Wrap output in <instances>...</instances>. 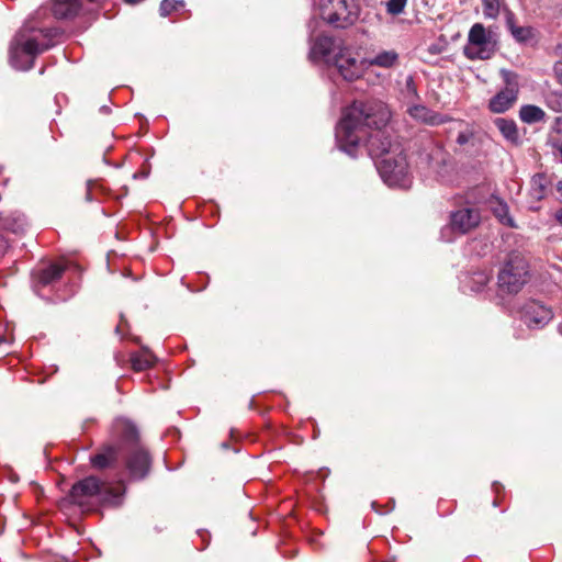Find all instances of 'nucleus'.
Masks as SVG:
<instances>
[{
    "mask_svg": "<svg viewBox=\"0 0 562 562\" xmlns=\"http://www.w3.org/2000/svg\"><path fill=\"white\" fill-rule=\"evenodd\" d=\"M390 117V110L381 102L355 101L344 110L336 125V144L352 158L366 146L383 182L391 188L408 189L412 176L404 149L384 130Z\"/></svg>",
    "mask_w": 562,
    "mask_h": 562,
    "instance_id": "1",
    "label": "nucleus"
},
{
    "mask_svg": "<svg viewBox=\"0 0 562 562\" xmlns=\"http://www.w3.org/2000/svg\"><path fill=\"white\" fill-rule=\"evenodd\" d=\"M124 456L132 480H143L148 475L151 459L148 451L138 443V431L135 425L128 419L117 418L111 427L109 441L90 457V462L97 470L114 469Z\"/></svg>",
    "mask_w": 562,
    "mask_h": 562,
    "instance_id": "2",
    "label": "nucleus"
},
{
    "mask_svg": "<svg viewBox=\"0 0 562 562\" xmlns=\"http://www.w3.org/2000/svg\"><path fill=\"white\" fill-rule=\"evenodd\" d=\"M319 25L321 21L315 18L311 19L307 24L310 60L335 66L339 75L347 81L360 78L363 74V61H359L341 40L325 33L317 34Z\"/></svg>",
    "mask_w": 562,
    "mask_h": 562,
    "instance_id": "3",
    "label": "nucleus"
},
{
    "mask_svg": "<svg viewBox=\"0 0 562 562\" xmlns=\"http://www.w3.org/2000/svg\"><path fill=\"white\" fill-rule=\"evenodd\" d=\"M57 34V29L37 27L33 20L26 21L11 41V66L18 70L31 69L36 56L54 45L53 40Z\"/></svg>",
    "mask_w": 562,
    "mask_h": 562,
    "instance_id": "4",
    "label": "nucleus"
},
{
    "mask_svg": "<svg viewBox=\"0 0 562 562\" xmlns=\"http://www.w3.org/2000/svg\"><path fill=\"white\" fill-rule=\"evenodd\" d=\"M125 488L111 486L101 482L97 476L90 475L74 484L69 497L82 510H91L92 504L98 502L102 505L116 507L123 503Z\"/></svg>",
    "mask_w": 562,
    "mask_h": 562,
    "instance_id": "5",
    "label": "nucleus"
},
{
    "mask_svg": "<svg viewBox=\"0 0 562 562\" xmlns=\"http://www.w3.org/2000/svg\"><path fill=\"white\" fill-rule=\"evenodd\" d=\"M318 9L322 20L337 29L352 25L360 14L357 0H321Z\"/></svg>",
    "mask_w": 562,
    "mask_h": 562,
    "instance_id": "6",
    "label": "nucleus"
},
{
    "mask_svg": "<svg viewBox=\"0 0 562 562\" xmlns=\"http://www.w3.org/2000/svg\"><path fill=\"white\" fill-rule=\"evenodd\" d=\"M527 260L520 254H510L498 272V290L506 294H516L527 283Z\"/></svg>",
    "mask_w": 562,
    "mask_h": 562,
    "instance_id": "7",
    "label": "nucleus"
},
{
    "mask_svg": "<svg viewBox=\"0 0 562 562\" xmlns=\"http://www.w3.org/2000/svg\"><path fill=\"white\" fill-rule=\"evenodd\" d=\"M496 44L491 35L486 33L481 23H475L469 32L468 44L464 47V54L470 59H488L493 56Z\"/></svg>",
    "mask_w": 562,
    "mask_h": 562,
    "instance_id": "8",
    "label": "nucleus"
},
{
    "mask_svg": "<svg viewBox=\"0 0 562 562\" xmlns=\"http://www.w3.org/2000/svg\"><path fill=\"white\" fill-rule=\"evenodd\" d=\"M104 0H53L52 12L58 20L74 19L80 13H90Z\"/></svg>",
    "mask_w": 562,
    "mask_h": 562,
    "instance_id": "9",
    "label": "nucleus"
},
{
    "mask_svg": "<svg viewBox=\"0 0 562 562\" xmlns=\"http://www.w3.org/2000/svg\"><path fill=\"white\" fill-rule=\"evenodd\" d=\"M521 322L530 329H541L553 318L552 310L537 300L527 301L520 308Z\"/></svg>",
    "mask_w": 562,
    "mask_h": 562,
    "instance_id": "10",
    "label": "nucleus"
},
{
    "mask_svg": "<svg viewBox=\"0 0 562 562\" xmlns=\"http://www.w3.org/2000/svg\"><path fill=\"white\" fill-rule=\"evenodd\" d=\"M480 222V211L473 205L468 204L450 213V228L461 235L477 227Z\"/></svg>",
    "mask_w": 562,
    "mask_h": 562,
    "instance_id": "11",
    "label": "nucleus"
},
{
    "mask_svg": "<svg viewBox=\"0 0 562 562\" xmlns=\"http://www.w3.org/2000/svg\"><path fill=\"white\" fill-rule=\"evenodd\" d=\"M448 157L449 155L445 148L435 142H429L419 155L420 161L425 162L432 171L437 173H440L441 168L448 160Z\"/></svg>",
    "mask_w": 562,
    "mask_h": 562,
    "instance_id": "12",
    "label": "nucleus"
},
{
    "mask_svg": "<svg viewBox=\"0 0 562 562\" xmlns=\"http://www.w3.org/2000/svg\"><path fill=\"white\" fill-rule=\"evenodd\" d=\"M407 112L414 120L430 126L441 125L451 121V117L448 115L432 111L423 104L411 105L408 106Z\"/></svg>",
    "mask_w": 562,
    "mask_h": 562,
    "instance_id": "13",
    "label": "nucleus"
},
{
    "mask_svg": "<svg viewBox=\"0 0 562 562\" xmlns=\"http://www.w3.org/2000/svg\"><path fill=\"white\" fill-rule=\"evenodd\" d=\"M518 92L513 90L498 91L488 102V109L493 113H504L508 111L517 101Z\"/></svg>",
    "mask_w": 562,
    "mask_h": 562,
    "instance_id": "14",
    "label": "nucleus"
},
{
    "mask_svg": "<svg viewBox=\"0 0 562 562\" xmlns=\"http://www.w3.org/2000/svg\"><path fill=\"white\" fill-rule=\"evenodd\" d=\"M494 125L497 127L502 136L512 145L520 144V135L518 132L517 124L514 120L505 119V117H496L494 120Z\"/></svg>",
    "mask_w": 562,
    "mask_h": 562,
    "instance_id": "15",
    "label": "nucleus"
},
{
    "mask_svg": "<svg viewBox=\"0 0 562 562\" xmlns=\"http://www.w3.org/2000/svg\"><path fill=\"white\" fill-rule=\"evenodd\" d=\"M548 179L543 173L535 175L530 180L529 198L533 202H540L547 195Z\"/></svg>",
    "mask_w": 562,
    "mask_h": 562,
    "instance_id": "16",
    "label": "nucleus"
},
{
    "mask_svg": "<svg viewBox=\"0 0 562 562\" xmlns=\"http://www.w3.org/2000/svg\"><path fill=\"white\" fill-rule=\"evenodd\" d=\"M490 274L485 271H475L470 276H467L462 281L463 289H469L472 292H481L485 285L490 282Z\"/></svg>",
    "mask_w": 562,
    "mask_h": 562,
    "instance_id": "17",
    "label": "nucleus"
},
{
    "mask_svg": "<svg viewBox=\"0 0 562 562\" xmlns=\"http://www.w3.org/2000/svg\"><path fill=\"white\" fill-rule=\"evenodd\" d=\"M65 268L58 263H52L48 267L42 269L37 274L38 283L42 285H49L63 276Z\"/></svg>",
    "mask_w": 562,
    "mask_h": 562,
    "instance_id": "18",
    "label": "nucleus"
},
{
    "mask_svg": "<svg viewBox=\"0 0 562 562\" xmlns=\"http://www.w3.org/2000/svg\"><path fill=\"white\" fill-rule=\"evenodd\" d=\"M544 117V111L538 105L525 104L519 110V119L527 124L541 122Z\"/></svg>",
    "mask_w": 562,
    "mask_h": 562,
    "instance_id": "19",
    "label": "nucleus"
},
{
    "mask_svg": "<svg viewBox=\"0 0 562 562\" xmlns=\"http://www.w3.org/2000/svg\"><path fill=\"white\" fill-rule=\"evenodd\" d=\"M397 58L398 55L394 50L380 52L371 59H363V68L366 67L367 64L390 68L395 65Z\"/></svg>",
    "mask_w": 562,
    "mask_h": 562,
    "instance_id": "20",
    "label": "nucleus"
},
{
    "mask_svg": "<svg viewBox=\"0 0 562 562\" xmlns=\"http://www.w3.org/2000/svg\"><path fill=\"white\" fill-rule=\"evenodd\" d=\"M132 368L135 371H144L153 366V356L145 351L143 353H133L131 356Z\"/></svg>",
    "mask_w": 562,
    "mask_h": 562,
    "instance_id": "21",
    "label": "nucleus"
},
{
    "mask_svg": "<svg viewBox=\"0 0 562 562\" xmlns=\"http://www.w3.org/2000/svg\"><path fill=\"white\" fill-rule=\"evenodd\" d=\"M546 105L554 112H562V91H548L544 94Z\"/></svg>",
    "mask_w": 562,
    "mask_h": 562,
    "instance_id": "22",
    "label": "nucleus"
},
{
    "mask_svg": "<svg viewBox=\"0 0 562 562\" xmlns=\"http://www.w3.org/2000/svg\"><path fill=\"white\" fill-rule=\"evenodd\" d=\"M501 75L505 82V88H503L504 90H513L514 92H519L517 74L507 69H502Z\"/></svg>",
    "mask_w": 562,
    "mask_h": 562,
    "instance_id": "23",
    "label": "nucleus"
},
{
    "mask_svg": "<svg viewBox=\"0 0 562 562\" xmlns=\"http://www.w3.org/2000/svg\"><path fill=\"white\" fill-rule=\"evenodd\" d=\"M483 14L487 19H496L501 10V0H482Z\"/></svg>",
    "mask_w": 562,
    "mask_h": 562,
    "instance_id": "24",
    "label": "nucleus"
},
{
    "mask_svg": "<svg viewBox=\"0 0 562 562\" xmlns=\"http://www.w3.org/2000/svg\"><path fill=\"white\" fill-rule=\"evenodd\" d=\"M183 7L184 2L182 0H162L159 7V13L161 16H168L171 12Z\"/></svg>",
    "mask_w": 562,
    "mask_h": 562,
    "instance_id": "25",
    "label": "nucleus"
},
{
    "mask_svg": "<svg viewBox=\"0 0 562 562\" xmlns=\"http://www.w3.org/2000/svg\"><path fill=\"white\" fill-rule=\"evenodd\" d=\"M512 35L517 40L518 42H527L532 36V30L531 27L527 26H516L512 25Z\"/></svg>",
    "mask_w": 562,
    "mask_h": 562,
    "instance_id": "26",
    "label": "nucleus"
},
{
    "mask_svg": "<svg viewBox=\"0 0 562 562\" xmlns=\"http://www.w3.org/2000/svg\"><path fill=\"white\" fill-rule=\"evenodd\" d=\"M473 138H474V130L470 125H467V127L464 130L459 132L456 142L460 146H464V145H469V144L473 145Z\"/></svg>",
    "mask_w": 562,
    "mask_h": 562,
    "instance_id": "27",
    "label": "nucleus"
},
{
    "mask_svg": "<svg viewBox=\"0 0 562 562\" xmlns=\"http://www.w3.org/2000/svg\"><path fill=\"white\" fill-rule=\"evenodd\" d=\"M407 0H389L386 2V12L392 15L401 14L405 7Z\"/></svg>",
    "mask_w": 562,
    "mask_h": 562,
    "instance_id": "28",
    "label": "nucleus"
},
{
    "mask_svg": "<svg viewBox=\"0 0 562 562\" xmlns=\"http://www.w3.org/2000/svg\"><path fill=\"white\" fill-rule=\"evenodd\" d=\"M495 213L503 224H506L509 227H516L514 220L508 215L506 205H502Z\"/></svg>",
    "mask_w": 562,
    "mask_h": 562,
    "instance_id": "29",
    "label": "nucleus"
},
{
    "mask_svg": "<svg viewBox=\"0 0 562 562\" xmlns=\"http://www.w3.org/2000/svg\"><path fill=\"white\" fill-rule=\"evenodd\" d=\"M406 92H407V97L408 98L409 97H412L414 99H418L419 98L413 77H408L406 79Z\"/></svg>",
    "mask_w": 562,
    "mask_h": 562,
    "instance_id": "30",
    "label": "nucleus"
},
{
    "mask_svg": "<svg viewBox=\"0 0 562 562\" xmlns=\"http://www.w3.org/2000/svg\"><path fill=\"white\" fill-rule=\"evenodd\" d=\"M554 75L560 85H562V61H557L553 67Z\"/></svg>",
    "mask_w": 562,
    "mask_h": 562,
    "instance_id": "31",
    "label": "nucleus"
},
{
    "mask_svg": "<svg viewBox=\"0 0 562 562\" xmlns=\"http://www.w3.org/2000/svg\"><path fill=\"white\" fill-rule=\"evenodd\" d=\"M8 243L7 240L0 235V256H3L7 251Z\"/></svg>",
    "mask_w": 562,
    "mask_h": 562,
    "instance_id": "32",
    "label": "nucleus"
},
{
    "mask_svg": "<svg viewBox=\"0 0 562 562\" xmlns=\"http://www.w3.org/2000/svg\"><path fill=\"white\" fill-rule=\"evenodd\" d=\"M506 24H507L509 31H512V25H515L514 14L512 12H507V14H506Z\"/></svg>",
    "mask_w": 562,
    "mask_h": 562,
    "instance_id": "33",
    "label": "nucleus"
},
{
    "mask_svg": "<svg viewBox=\"0 0 562 562\" xmlns=\"http://www.w3.org/2000/svg\"><path fill=\"white\" fill-rule=\"evenodd\" d=\"M92 186H93V182L92 181H88V183H87L88 190H87V194H86L87 201H92V196H91V188H92Z\"/></svg>",
    "mask_w": 562,
    "mask_h": 562,
    "instance_id": "34",
    "label": "nucleus"
},
{
    "mask_svg": "<svg viewBox=\"0 0 562 562\" xmlns=\"http://www.w3.org/2000/svg\"><path fill=\"white\" fill-rule=\"evenodd\" d=\"M24 228V222L23 221H19L18 224H16V227H11V229L14 232V233H20L22 232Z\"/></svg>",
    "mask_w": 562,
    "mask_h": 562,
    "instance_id": "35",
    "label": "nucleus"
},
{
    "mask_svg": "<svg viewBox=\"0 0 562 562\" xmlns=\"http://www.w3.org/2000/svg\"><path fill=\"white\" fill-rule=\"evenodd\" d=\"M555 221L562 225V206L554 214Z\"/></svg>",
    "mask_w": 562,
    "mask_h": 562,
    "instance_id": "36",
    "label": "nucleus"
},
{
    "mask_svg": "<svg viewBox=\"0 0 562 562\" xmlns=\"http://www.w3.org/2000/svg\"><path fill=\"white\" fill-rule=\"evenodd\" d=\"M557 131L562 133V116L557 117L555 120Z\"/></svg>",
    "mask_w": 562,
    "mask_h": 562,
    "instance_id": "37",
    "label": "nucleus"
},
{
    "mask_svg": "<svg viewBox=\"0 0 562 562\" xmlns=\"http://www.w3.org/2000/svg\"><path fill=\"white\" fill-rule=\"evenodd\" d=\"M557 191L562 195V180L557 183Z\"/></svg>",
    "mask_w": 562,
    "mask_h": 562,
    "instance_id": "38",
    "label": "nucleus"
},
{
    "mask_svg": "<svg viewBox=\"0 0 562 562\" xmlns=\"http://www.w3.org/2000/svg\"><path fill=\"white\" fill-rule=\"evenodd\" d=\"M501 487V484L498 482L493 483V490L495 493H498V488Z\"/></svg>",
    "mask_w": 562,
    "mask_h": 562,
    "instance_id": "39",
    "label": "nucleus"
},
{
    "mask_svg": "<svg viewBox=\"0 0 562 562\" xmlns=\"http://www.w3.org/2000/svg\"><path fill=\"white\" fill-rule=\"evenodd\" d=\"M100 111L103 112V113H109L110 109H109V106L103 105V106L100 108Z\"/></svg>",
    "mask_w": 562,
    "mask_h": 562,
    "instance_id": "40",
    "label": "nucleus"
},
{
    "mask_svg": "<svg viewBox=\"0 0 562 562\" xmlns=\"http://www.w3.org/2000/svg\"><path fill=\"white\" fill-rule=\"evenodd\" d=\"M558 151H559V155H560L561 161H562V143L558 146Z\"/></svg>",
    "mask_w": 562,
    "mask_h": 562,
    "instance_id": "41",
    "label": "nucleus"
},
{
    "mask_svg": "<svg viewBox=\"0 0 562 562\" xmlns=\"http://www.w3.org/2000/svg\"><path fill=\"white\" fill-rule=\"evenodd\" d=\"M530 209L533 210V211H538L539 206H530Z\"/></svg>",
    "mask_w": 562,
    "mask_h": 562,
    "instance_id": "42",
    "label": "nucleus"
},
{
    "mask_svg": "<svg viewBox=\"0 0 562 562\" xmlns=\"http://www.w3.org/2000/svg\"><path fill=\"white\" fill-rule=\"evenodd\" d=\"M115 330H116V333H119L121 330V324L116 326Z\"/></svg>",
    "mask_w": 562,
    "mask_h": 562,
    "instance_id": "43",
    "label": "nucleus"
},
{
    "mask_svg": "<svg viewBox=\"0 0 562 562\" xmlns=\"http://www.w3.org/2000/svg\"><path fill=\"white\" fill-rule=\"evenodd\" d=\"M559 330H560V334H562V328H561V327H560V329H559Z\"/></svg>",
    "mask_w": 562,
    "mask_h": 562,
    "instance_id": "44",
    "label": "nucleus"
},
{
    "mask_svg": "<svg viewBox=\"0 0 562 562\" xmlns=\"http://www.w3.org/2000/svg\"><path fill=\"white\" fill-rule=\"evenodd\" d=\"M3 341V339L0 337V344Z\"/></svg>",
    "mask_w": 562,
    "mask_h": 562,
    "instance_id": "45",
    "label": "nucleus"
}]
</instances>
